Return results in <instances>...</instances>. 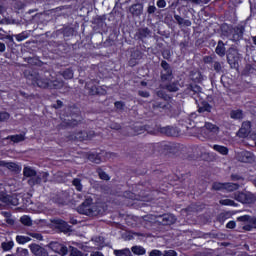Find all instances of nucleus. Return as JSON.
<instances>
[{"label":"nucleus","instance_id":"f257e3e1","mask_svg":"<svg viewBox=\"0 0 256 256\" xmlns=\"http://www.w3.org/2000/svg\"><path fill=\"white\" fill-rule=\"evenodd\" d=\"M148 149L151 150V155H176L177 145L171 142H161L157 144H148Z\"/></svg>","mask_w":256,"mask_h":256},{"label":"nucleus","instance_id":"f03ea898","mask_svg":"<svg viewBox=\"0 0 256 256\" xmlns=\"http://www.w3.org/2000/svg\"><path fill=\"white\" fill-rule=\"evenodd\" d=\"M152 109L153 111L167 115V117H175V113H173V106L165 100L157 99L153 101Z\"/></svg>","mask_w":256,"mask_h":256},{"label":"nucleus","instance_id":"7ed1b4c3","mask_svg":"<svg viewBox=\"0 0 256 256\" xmlns=\"http://www.w3.org/2000/svg\"><path fill=\"white\" fill-rule=\"evenodd\" d=\"M85 89L88 91L89 95H107V89L103 88V86H99L98 80L86 82Z\"/></svg>","mask_w":256,"mask_h":256},{"label":"nucleus","instance_id":"20e7f679","mask_svg":"<svg viewBox=\"0 0 256 256\" xmlns=\"http://www.w3.org/2000/svg\"><path fill=\"white\" fill-rule=\"evenodd\" d=\"M160 67L162 68V70L160 71V79L162 83H165L167 81H172L173 68H171V65L165 60H162L160 63Z\"/></svg>","mask_w":256,"mask_h":256},{"label":"nucleus","instance_id":"39448f33","mask_svg":"<svg viewBox=\"0 0 256 256\" xmlns=\"http://www.w3.org/2000/svg\"><path fill=\"white\" fill-rule=\"evenodd\" d=\"M77 211L80 215H87L92 217L93 215V198H86L81 205L77 207Z\"/></svg>","mask_w":256,"mask_h":256},{"label":"nucleus","instance_id":"423d86ee","mask_svg":"<svg viewBox=\"0 0 256 256\" xmlns=\"http://www.w3.org/2000/svg\"><path fill=\"white\" fill-rule=\"evenodd\" d=\"M234 199L235 201H238V203H243L244 205H251L256 201L255 195L251 192H235Z\"/></svg>","mask_w":256,"mask_h":256},{"label":"nucleus","instance_id":"0eeeda50","mask_svg":"<svg viewBox=\"0 0 256 256\" xmlns=\"http://www.w3.org/2000/svg\"><path fill=\"white\" fill-rule=\"evenodd\" d=\"M28 79L32 80L34 87H40V89H47L49 87V83H47V80L41 78L39 72L30 73Z\"/></svg>","mask_w":256,"mask_h":256},{"label":"nucleus","instance_id":"6e6552de","mask_svg":"<svg viewBox=\"0 0 256 256\" xmlns=\"http://www.w3.org/2000/svg\"><path fill=\"white\" fill-rule=\"evenodd\" d=\"M177 222V217L173 214H163L156 218V223L163 226H171Z\"/></svg>","mask_w":256,"mask_h":256},{"label":"nucleus","instance_id":"1a4fd4ad","mask_svg":"<svg viewBox=\"0 0 256 256\" xmlns=\"http://www.w3.org/2000/svg\"><path fill=\"white\" fill-rule=\"evenodd\" d=\"M158 131L166 137H179L181 135V129L177 126L159 127Z\"/></svg>","mask_w":256,"mask_h":256},{"label":"nucleus","instance_id":"9d476101","mask_svg":"<svg viewBox=\"0 0 256 256\" xmlns=\"http://www.w3.org/2000/svg\"><path fill=\"white\" fill-rule=\"evenodd\" d=\"M143 59V52L139 49L132 48L130 50V59L128 61V65L130 67H135L139 65V61Z\"/></svg>","mask_w":256,"mask_h":256},{"label":"nucleus","instance_id":"9b49d317","mask_svg":"<svg viewBox=\"0 0 256 256\" xmlns=\"http://www.w3.org/2000/svg\"><path fill=\"white\" fill-rule=\"evenodd\" d=\"M49 249L57 253L58 255L65 256L69 253V248L65 246V244H61L56 241H52L48 244Z\"/></svg>","mask_w":256,"mask_h":256},{"label":"nucleus","instance_id":"f8f14e48","mask_svg":"<svg viewBox=\"0 0 256 256\" xmlns=\"http://www.w3.org/2000/svg\"><path fill=\"white\" fill-rule=\"evenodd\" d=\"M128 131H130L131 137H137V135H144V133H151L153 134V131L149 130V125H139L128 128Z\"/></svg>","mask_w":256,"mask_h":256},{"label":"nucleus","instance_id":"ddd939ff","mask_svg":"<svg viewBox=\"0 0 256 256\" xmlns=\"http://www.w3.org/2000/svg\"><path fill=\"white\" fill-rule=\"evenodd\" d=\"M107 204L105 202H96L92 204V217H97V215L103 216L107 213Z\"/></svg>","mask_w":256,"mask_h":256},{"label":"nucleus","instance_id":"4468645a","mask_svg":"<svg viewBox=\"0 0 256 256\" xmlns=\"http://www.w3.org/2000/svg\"><path fill=\"white\" fill-rule=\"evenodd\" d=\"M243 35H245V25L239 24L233 28L232 41L239 43V41L243 40Z\"/></svg>","mask_w":256,"mask_h":256},{"label":"nucleus","instance_id":"2eb2a0df","mask_svg":"<svg viewBox=\"0 0 256 256\" xmlns=\"http://www.w3.org/2000/svg\"><path fill=\"white\" fill-rule=\"evenodd\" d=\"M47 177H49V173L44 172L42 176L36 174V176H32L28 179V185L30 187H35V185H41V183H47Z\"/></svg>","mask_w":256,"mask_h":256},{"label":"nucleus","instance_id":"dca6fc26","mask_svg":"<svg viewBox=\"0 0 256 256\" xmlns=\"http://www.w3.org/2000/svg\"><path fill=\"white\" fill-rule=\"evenodd\" d=\"M29 249L31 253L35 256H49V252H47V249L43 248L39 244L32 243L29 245Z\"/></svg>","mask_w":256,"mask_h":256},{"label":"nucleus","instance_id":"f3484780","mask_svg":"<svg viewBox=\"0 0 256 256\" xmlns=\"http://www.w3.org/2000/svg\"><path fill=\"white\" fill-rule=\"evenodd\" d=\"M248 135H251V122L245 121L242 123L241 128L238 131V137L245 139Z\"/></svg>","mask_w":256,"mask_h":256},{"label":"nucleus","instance_id":"a211bd4d","mask_svg":"<svg viewBox=\"0 0 256 256\" xmlns=\"http://www.w3.org/2000/svg\"><path fill=\"white\" fill-rule=\"evenodd\" d=\"M80 123L81 121H78L77 119H65L60 123L59 129H73Z\"/></svg>","mask_w":256,"mask_h":256},{"label":"nucleus","instance_id":"6ab92c4d","mask_svg":"<svg viewBox=\"0 0 256 256\" xmlns=\"http://www.w3.org/2000/svg\"><path fill=\"white\" fill-rule=\"evenodd\" d=\"M129 13H131L133 17H141V15H143V4L141 3L132 4L129 7Z\"/></svg>","mask_w":256,"mask_h":256},{"label":"nucleus","instance_id":"aec40b11","mask_svg":"<svg viewBox=\"0 0 256 256\" xmlns=\"http://www.w3.org/2000/svg\"><path fill=\"white\" fill-rule=\"evenodd\" d=\"M161 89L167 91L168 93H177L179 91V83L178 82H168L166 84L160 85Z\"/></svg>","mask_w":256,"mask_h":256},{"label":"nucleus","instance_id":"412c9836","mask_svg":"<svg viewBox=\"0 0 256 256\" xmlns=\"http://www.w3.org/2000/svg\"><path fill=\"white\" fill-rule=\"evenodd\" d=\"M201 116H197V114H191L189 117L184 119L186 123L187 129H193V127L197 126V121Z\"/></svg>","mask_w":256,"mask_h":256},{"label":"nucleus","instance_id":"4be33fe9","mask_svg":"<svg viewBox=\"0 0 256 256\" xmlns=\"http://www.w3.org/2000/svg\"><path fill=\"white\" fill-rule=\"evenodd\" d=\"M52 203H55V205H58V207H65V205L68 204L67 196L63 194H57L52 198Z\"/></svg>","mask_w":256,"mask_h":256},{"label":"nucleus","instance_id":"5701e85b","mask_svg":"<svg viewBox=\"0 0 256 256\" xmlns=\"http://www.w3.org/2000/svg\"><path fill=\"white\" fill-rule=\"evenodd\" d=\"M93 135H95V132L80 131L76 133L75 139H78V141H89Z\"/></svg>","mask_w":256,"mask_h":256},{"label":"nucleus","instance_id":"b1692460","mask_svg":"<svg viewBox=\"0 0 256 256\" xmlns=\"http://www.w3.org/2000/svg\"><path fill=\"white\" fill-rule=\"evenodd\" d=\"M4 167L8 169L9 171H12V173H21V166L15 162H5Z\"/></svg>","mask_w":256,"mask_h":256},{"label":"nucleus","instance_id":"393cba45","mask_svg":"<svg viewBox=\"0 0 256 256\" xmlns=\"http://www.w3.org/2000/svg\"><path fill=\"white\" fill-rule=\"evenodd\" d=\"M215 53L218 54L219 57H225L227 53V48H225V44L223 40H219L215 49Z\"/></svg>","mask_w":256,"mask_h":256},{"label":"nucleus","instance_id":"a878e982","mask_svg":"<svg viewBox=\"0 0 256 256\" xmlns=\"http://www.w3.org/2000/svg\"><path fill=\"white\" fill-rule=\"evenodd\" d=\"M151 35V30L149 28H140L136 33V37H138L139 41H143V39H147Z\"/></svg>","mask_w":256,"mask_h":256},{"label":"nucleus","instance_id":"bb28decb","mask_svg":"<svg viewBox=\"0 0 256 256\" xmlns=\"http://www.w3.org/2000/svg\"><path fill=\"white\" fill-rule=\"evenodd\" d=\"M251 159V152L249 151H242L238 153V161L241 163H249Z\"/></svg>","mask_w":256,"mask_h":256},{"label":"nucleus","instance_id":"cd10ccee","mask_svg":"<svg viewBox=\"0 0 256 256\" xmlns=\"http://www.w3.org/2000/svg\"><path fill=\"white\" fill-rule=\"evenodd\" d=\"M23 176L28 178L35 177L37 176V170L33 169L31 166H25L23 168Z\"/></svg>","mask_w":256,"mask_h":256},{"label":"nucleus","instance_id":"c85d7f7f","mask_svg":"<svg viewBox=\"0 0 256 256\" xmlns=\"http://www.w3.org/2000/svg\"><path fill=\"white\" fill-rule=\"evenodd\" d=\"M211 109H213V106L209 104L207 101H203L201 103V106L198 107V112L199 113H211Z\"/></svg>","mask_w":256,"mask_h":256},{"label":"nucleus","instance_id":"c756f323","mask_svg":"<svg viewBox=\"0 0 256 256\" xmlns=\"http://www.w3.org/2000/svg\"><path fill=\"white\" fill-rule=\"evenodd\" d=\"M88 161L99 165V163H101V155H99V153L90 152L88 153Z\"/></svg>","mask_w":256,"mask_h":256},{"label":"nucleus","instance_id":"7c9ffc66","mask_svg":"<svg viewBox=\"0 0 256 256\" xmlns=\"http://www.w3.org/2000/svg\"><path fill=\"white\" fill-rule=\"evenodd\" d=\"M239 183L224 182V189L229 192L237 191L239 189Z\"/></svg>","mask_w":256,"mask_h":256},{"label":"nucleus","instance_id":"2f4dec72","mask_svg":"<svg viewBox=\"0 0 256 256\" xmlns=\"http://www.w3.org/2000/svg\"><path fill=\"white\" fill-rule=\"evenodd\" d=\"M7 139H10L12 143H21L25 141V134H15V135H10L7 137Z\"/></svg>","mask_w":256,"mask_h":256},{"label":"nucleus","instance_id":"473e14b6","mask_svg":"<svg viewBox=\"0 0 256 256\" xmlns=\"http://www.w3.org/2000/svg\"><path fill=\"white\" fill-rule=\"evenodd\" d=\"M174 19L178 23V25H183L184 27H191L190 20H184L183 17L178 14L174 15Z\"/></svg>","mask_w":256,"mask_h":256},{"label":"nucleus","instance_id":"72a5a7b5","mask_svg":"<svg viewBox=\"0 0 256 256\" xmlns=\"http://www.w3.org/2000/svg\"><path fill=\"white\" fill-rule=\"evenodd\" d=\"M213 149L214 151H217L218 153H220V155H229V148H227L226 146L215 144L213 146Z\"/></svg>","mask_w":256,"mask_h":256},{"label":"nucleus","instance_id":"f704fd0d","mask_svg":"<svg viewBox=\"0 0 256 256\" xmlns=\"http://www.w3.org/2000/svg\"><path fill=\"white\" fill-rule=\"evenodd\" d=\"M55 225L61 231H69V224L67 222H65L64 220H56Z\"/></svg>","mask_w":256,"mask_h":256},{"label":"nucleus","instance_id":"c9c22d12","mask_svg":"<svg viewBox=\"0 0 256 256\" xmlns=\"http://www.w3.org/2000/svg\"><path fill=\"white\" fill-rule=\"evenodd\" d=\"M132 253L134 255H145L147 253V250L143 246H132L131 248Z\"/></svg>","mask_w":256,"mask_h":256},{"label":"nucleus","instance_id":"e433bc0d","mask_svg":"<svg viewBox=\"0 0 256 256\" xmlns=\"http://www.w3.org/2000/svg\"><path fill=\"white\" fill-rule=\"evenodd\" d=\"M30 35L31 34L29 32L23 31L19 34H16L15 39L16 41H18V43H21V41H25V39H29Z\"/></svg>","mask_w":256,"mask_h":256},{"label":"nucleus","instance_id":"4c0bfd02","mask_svg":"<svg viewBox=\"0 0 256 256\" xmlns=\"http://www.w3.org/2000/svg\"><path fill=\"white\" fill-rule=\"evenodd\" d=\"M29 241H31V237L29 236H23V235L16 236V243H18V245H25V243H29Z\"/></svg>","mask_w":256,"mask_h":256},{"label":"nucleus","instance_id":"58836bf2","mask_svg":"<svg viewBox=\"0 0 256 256\" xmlns=\"http://www.w3.org/2000/svg\"><path fill=\"white\" fill-rule=\"evenodd\" d=\"M72 185L75 187L76 191L81 193L83 191V184L81 183V178H74L72 180Z\"/></svg>","mask_w":256,"mask_h":256},{"label":"nucleus","instance_id":"ea45409f","mask_svg":"<svg viewBox=\"0 0 256 256\" xmlns=\"http://www.w3.org/2000/svg\"><path fill=\"white\" fill-rule=\"evenodd\" d=\"M97 173H98L99 179H101L102 181H110L111 176H109V174H107V172L103 171V169L98 168Z\"/></svg>","mask_w":256,"mask_h":256},{"label":"nucleus","instance_id":"a19ab883","mask_svg":"<svg viewBox=\"0 0 256 256\" xmlns=\"http://www.w3.org/2000/svg\"><path fill=\"white\" fill-rule=\"evenodd\" d=\"M230 117L231 119H243V110L241 109L231 110Z\"/></svg>","mask_w":256,"mask_h":256},{"label":"nucleus","instance_id":"79ce46f5","mask_svg":"<svg viewBox=\"0 0 256 256\" xmlns=\"http://www.w3.org/2000/svg\"><path fill=\"white\" fill-rule=\"evenodd\" d=\"M20 221L22 225H25L26 227H31L33 225V220H31V217L24 215L20 218Z\"/></svg>","mask_w":256,"mask_h":256},{"label":"nucleus","instance_id":"37998d69","mask_svg":"<svg viewBox=\"0 0 256 256\" xmlns=\"http://www.w3.org/2000/svg\"><path fill=\"white\" fill-rule=\"evenodd\" d=\"M225 189V182H213L212 191H223Z\"/></svg>","mask_w":256,"mask_h":256},{"label":"nucleus","instance_id":"c03bdc74","mask_svg":"<svg viewBox=\"0 0 256 256\" xmlns=\"http://www.w3.org/2000/svg\"><path fill=\"white\" fill-rule=\"evenodd\" d=\"M114 255L133 256V254L131 253V250H129V248L122 249V250H114Z\"/></svg>","mask_w":256,"mask_h":256},{"label":"nucleus","instance_id":"a18cd8bd","mask_svg":"<svg viewBox=\"0 0 256 256\" xmlns=\"http://www.w3.org/2000/svg\"><path fill=\"white\" fill-rule=\"evenodd\" d=\"M73 69L72 68H67L62 72V77H64V79H73Z\"/></svg>","mask_w":256,"mask_h":256},{"label":"nucleus","instance_id":"49530a36","mask_svg":"<svg viewBox=\"0 0 256 256\" xmlns=\"http://www.w3.org/2000/svg\"><path fill=\"white\" fill-rule=\"evenodd\" d=\"M153 173L154 175H157V173H159V169H154L153 167L151 168V170L144 168L142 171L137 170L138 175H146V173Z\"/></svg>","mask_w":256,"mask_h":256},{"label":"nucleus","instance_id":"de8ad7c7","mask_svg":"<svg viewBox=\"0 0 256 256\" xmlns=\"http://www.w3.org/2000/svg\"><path fill=\"white\" fill-rule=\"evenodd\" d=\"M3 41H5V43L8 47H13V45H15V40L13 39V36H11V35H6L3 38Z\"/></svg>","mask_w":256,"mask_h":256},{"label":"nucleus","instance_id":"09e8293b","mask_svg":"<svg viewBox=\"0 0 256 256\" xmlns=\"http://www.w3.org/2000/svg\"><path fill=\"white\" fill-rule=\"evenodd\" d=\"M220 205H224L226 207H235V201L231 199H222L220 200Z\"/></svg>","mask_w":256,"mask_h":256},{"label":"nucleus","instance_id":"8fccbe9b","mask_svg":"<svg viewBox=\"0 0 256 256\" xmlns=\"http://www.w3.org/2000/svg\"><path fill=\"white\" fill-rule=\"evenodd\" d=\"M0 201L1 203H11V197L5 192H0Z\"/></svg>","mask_w":256,"mask_h":256},{"label":"nucleus","instance_id":"3c124183","mask_svg":"<svg viewBox=\"0 0 256 256\" xmlns=\"http://www.w3.org/2000/svg\"><path fill=\"white\" fill-rule=\"evenodd\" d=\"M13 241L10 242H3L2 243V249L3 251H11L13 249Z\"/></svg>","mask_w":256,"mask_h":256},{"label":"nucleus","instance_id":"603ef678","mask_svg":"<svg viewBox=\"0 0 256 256\" xmlns=\"http://www.w3.org/2000/svg\"><path fill=\"white\" fill-rule=\"evenodd\" d=\"M69 117H77L79 115V109L75 107H69L68 108Z\"/></svg>","mask_w":256,"mask_h":256},{"label":"nucleus","instance_id":"864d4df0","mask_svg":"<svg viewBox=\"0 0 256 256\" xmlns=\"http://www.w3.org/2000/svg\"><path fill=\"white\" fill-rule=\"evenodd\" d=\"M28 235L30 237H32L33 239H37V241H43V234H41V233L30 232V233H28Z\"/></svg>","mask_w":256,"mask_h":256},{"label":"nucleus","instance_id":"5fc2aeb1","mask_svg":"<svg viewBox=\"0 0 256 256\" xmlns=\"http://www.w3.org/2000/svg\"><path fill=\"white\" fill-rule=\"evenodd\" d=\"M205 128L207 129V131H210V133H215V131H217V126L213 123L206 122Z\"/></svg>","mask_w":256,"mask_h":256},{"label":"nucleus","instance_id":"6e6d98bb","mask_svg":"<svg viewBox=\"0 0 256 256\" xmlns=\"http://www.w3.org/2000/svg\"><path fill=\"white\" fill-rule=\"evenodd\" d=\"M115 109H118V111H123L125 109V102L123 101H116L114 103Z\"/></svg>","mask_w":256,"mask_h":256},{"label":"nucleus","instance_id":"4d7b16f0","mask_svg":"<svg viewBox=\"0 0 256 256\" xmlns=\"http://www.w3.org/2000/svg\"><path fill=\"white\" fill-rule=\"evenodd\" d=\"M213 69L216 73H221L223 67L221 66V62L215 61L213 62Z\"/></svg>","mask_w":256,"mask_h":256},{"label":"nucleus","instance_id":"13d9d810","mask_svg":"<svg viewBox=\"0 0 256 256\" xmlns=\"http://www.w3.org/2000/svg\"><path fill=\"white\" fill-rule=\"evenodd\" d=\"M146 11L148 15H153V13L157 11V7L154 6V4L153 5L149 4Z\"/></svg>","mask_w":256,"mask_h":256},{"label":"nucleus","instance_id":"bf43d9fd","mask_svg":"<svg viewBox=\"0 0 256 256\" xmlns=\"http://www.w3.org/2000/svg\"><path fill=\"white\" fill-rule=\"evenodd\" d=\"M162 57H163V59H166V61H170L171 51L170 50H163L162 51Z\"/></svg>","mask_w":256,"mask_h":256},{"label":"nucleus","instance_id":"052dcab7","mask_svg":"<svg viewBox=\"0 0 256 256\" xmlns=\"http://www.w3.org/2000/svg\"><path fill=\"white\" fill-rule=\"evenodd\" d=\"M190 89L194 92V93H201V86L197 85V84H191L190 85Z\"/></svg>","mask_w":256,"mask_h":256},{"label":"nucleus","instance_id":"680f3d73","mask_svg":"<svg viewBox=\"0 0 256 256\" xmlns=\"http://www.w3.org/2000/svg\"><path fill=\"white\" fill-rule=\"evenodd\" d=\"M11 117L8 112H0V121H7Z\"/></svg>","mask_w":256,"mask_h":256},{"label":"nucleus","instance_id":"e2e57ef3","mask_svg":"<svg viewBox=\"0 0 256 256\" xmlns=\"http://www.w3.org/2000/svg\"><path fill=\"white\" fill-rule=\"evenodd\" d=\"M156 5L159 9H165V7H167V2L165 0H158Z\"/></svg>","mask_w":256,"mask_h":256},{"label":"nucleus","instance_id":"0e129e2a","mask_svg":"<svg viewBox=\"0 0 256 256\" xmlns=\"http://www.w3.org/2000/svg\"><path fill=\"white\" fill-rule=\"evenodd\" d=\"M138 95L140 97H144L145 99L151 96V94L148 91H143V90L138 91Z\"/></svg>","mask_w":256,"mask_h":256},{"label":"nucleus","instance_id":"69168bd1","mask_svg":"<svg viewBox=\"0 0 256 256\" xmlns=\"http://www.w3.org/2000/svg\"><path fill=\"white\" fill-rule=\"evenodd\" d=\"M53 109H61L63 107V101L57 100L55 104L52 105Z\"/></svg>","mask_w":256,"mask_h":256},{"label":"nucleus","instance_id":"338daca9","mask_svg":"<svg viewBox=\"0 0 256 256\" xmlns=\"http://www.w3.org/2000/svg\"><path fill=\"white\" fill-rule=\"evenodd\" d=\"M163 256H177V252L175 250H166Z\"/></svg>","mask_w":256,"mask_h":256},{"label":"nucleus","instance_id":"774afa93","mask_svg":"<svg viewBox=\"0 0 256 256\" xmlns=\"http://www.w3.org/2000/svg\"><path fill=\"white\" fill-rule=\"evenodd\" d=\"M162 253L160 250L154 249L149 253V256H161Z\"/></svg>","mask_w":256,"mask_h":256}]
</instances>
